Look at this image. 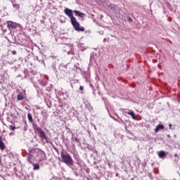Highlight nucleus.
I'll use <instances>...</instances> for the list:
<instances>
[{"mask_svg": "<svg viewBox=\"0 0 180 180\" xmlns=\"http://www.w3.org/2000/svg\"><path fill=\"white\" fill-rule=\"evenodd\" d=\"M27 117H28L29 122H30V123H33V117H32V114L28 113Z\"/></svg>", "mask_w": 180, "mask_h": 180, "instance_id": "obj_11", "label": "nucleus"}, {"mask_svg": "<svg viewBox=\"0 0 180 180\" xmlns=\"http://www.w3.org/2000/svg\"><path fill=\"white\" fill-rule=\"evenodd\" d=\"M62 158H71V156H70V155L65 156L64 155H62Z\"/></svg>", "mask_w": 180, "mask_h": 180, "instance_id": "obj_17", "label": "nucleus"}, {"mask_svg": "<svg viewBox=\"0 0 180 180\" xmlns=\"http://www.w3.org/2000/svg\"><path fill=\"white\" fill-rule=\"evenodd\" d=\"M166 155L165 151L164 150H160L158 152V156L160 158H162V157H165Z\"/></svg>", "mask_w": 180, "mask_h": 180, "instance_id": "obj_8", "label": "nucleus"}, {"mask_svg": "<svg viewBox=\"0 0 180 180\" xmlns=\"http://www.w3.org/2000/svg\"><path fill=\"white\" fill-rule=\"evenodd\" d=\"M23 99H25V97L23 96L22 93H20L19 94H18V96H17L18 101H23Z\"/></svg>", "mask_w": 180, "mask_h": 180, "instance_id": "obj_7", "label": "nucleus"}, {"mask_svg": "<svg viewBox=\"0 0 180 180\" xmlns=\"http://www.w3.org/2000/svg\"><path fill=\"white\" fill-rule=\"evenodd\" d=\"M12 5H13V8H15L16 9H19V8H20L19 4H16V2H15V1H12Z\"/></svg>", "mask_w": 180, "mask_h": 180, "instance_id": "obj_12", "label": "nucleus"}, {"mask_svg": "<svg viewBox=\"0 0 180 180\" xmlns=\"http://www.w3.org/2000/svg\"><path fill=\"white\" fill-rule=\"evenodd\" d=\"M127 20L130 22V23L133 22V19L130 18V16H127Z\"/></svg>", "mask_w": 180, "mask_h": 180, "instance_id": "obj_15", "label": "nucleus"}, {"mask_svg": "<svg viewBox=\"0 0 180 180\" xmlns=\"http://www.w3.org/2000/svg\"><path fill=\"white\" fill-rule=\"evenodd\" d=\"M34 129H35V130H37V131H39V129H41L40 127H39L37 124H33Z\"/></svg>", "mask_w": 180, "mask_h": 180, "instance_id": "obj_13", "label": "nucleus"}, {"mask_svg": "<svg viewBox=\"0 0 180 180\" xmlns=\"http://www.w3.org/2000/svg\"><path fill=\"white\" fill-rule=\"evenodd\" d=\"M28 161L30 162V159H28Z\"/></svg>", "mask_w": 180, "mask_h": 180, "instance_id": "obj_21", "label": "nucleus"}, {"mask_svg": "<svg viewBox=\"0 0 180 180\" xmlns=\"http://www.w3.org/2000/svg\"><path fill=\"white\" fill-rule=\"evenodd\" d=\"M64 13L70 18L71 24L75 30L77 32H85V28L84 27H79V22H78V21H77V18L74 17V13H75L76 16H78L79 18H84L85 16V13L77 10L72 11V10L70 8H65L64 10Z\"/></svg>", "mask_w": 180, "mask_h": 180, "instance_id": "obj_1", "label": "nucleus"}, {"mask_svg": "<svg viewBox=\"0 0 180 180\" xmlns=\"http://www.w3.org/2000/svg\"><path fill=\"white\" fill-rule=\"evenodd\" d=\"M5 148H6V146H5V143L2 141V137L0 136V150H1V151H4Z\"/></svg>", "mask_w": 180, "mask_h": 180, "instance_id": "obj_5", "label": "nucleus"}, {"mask_svg": "<svg viewBox=\"0 0 180 180\" xmlns=\"http://www.w3.org/2000/svg\"><path fill=\"white\" fill-rule=\"evenodd\" d=\"M12 54H13V56H15V55L16 54V51H12Z\"/></svg>", "mask_w": 180, "mask_h": 180, "instance_id": "obj_19", "label": "nucleus"}, {"mask_svg": "<svg viewBox=\"0 0 180 180\" xmlns=\"http://www.w3.org/2000/svg\"><path fill=\"white\" fill-rule=\"evenodd\" d=\"M7 27L9 29L10 32H12V30H15V29L18 27V23L12 21H7Z\"/></svg>", "mask_w": 180, "mask_h": 180, "instance_id": "obj_2", "label": "nucleus"}, {"mask_svg": "<svg viewBox=\"0 0 180 180\" xmlns=\"http://www.w3.org/2000/svg\"><path fill=\"white\" fill-rule=\"evenodd\" d=\"M79 89H80V91H84V86H79Z\"/></svg>", "mask_w": 180, "mask_h": 180, "instance_id": "obj_18", "label": "nucleus"}, {"mask_svg": "<svg viewBox=\"0 0 180 180\" xmlns=\"http://www.w3.org/2000/svg\"><path fill=\"white\" fill-rule=\"evenodd\" d=\"M38 133H39V134L41 139H44L46 136V134L44 133V131L41 130V129L38 128Z\"/></svg>", "mask_w": 180, "mask_h": 180, "instance_id": "obj_4", "label": "nucleus"}, {"mask_svg": "<svg viewBox=\"0 0 180 180\" xmlns=\"http://www.w3.org/2000/svg\"><path fill=\"white\" fill-rule=\"evenodd\" d=\"M60 162H64L67 164V165H72L74 164V161H72V158H60L59 159Z\"/></svg>", "mask_w": 180, "mask_h": 180, "instance_id": "obj_3", "label": "nucleus"}, {"mask_svg": "<svg viewBox=\"0 0 180 180\" xmlns=\"http://www.w3.org/2000/svg\"><path fill=\"white\" fill-rule=\"evenodd\" d=\"M169 129H172V124H169Z\"/></svg>", "mask_w": 180, "mask_h": 180, "instance_id": "obj_20", "label": "nucleus"}, {"mask_svg": "<svg viewBox=\"0 0 180 180\" xmlns=\"http://www.w3.org/2000/svg\"><path fill=\"white\" fill-rule=\"evenodd\" d=\"M9 129H10V130H12L13 131H14V130L16 129V127L9 126Z\"/></svg>", "mask_w": 180, "mask_h": 180, "instance_id": "obj_14", "label": "nucleus"}, {"mask_svg": "<svg viewBox=\"0 0 180 180\" xmlns=\"http://www.w3.org/2000/svg\"><path fill=\"white\" fill-rule=\"evenodd\" d=\"M163 129H164V125L160 124L155 129V133H158V131H160V130H162Z\"/></svg>", "mask_w": 180, "mask_h": 180, "instance_id": "obj_6", "label": "nucleus"}, {"mask_svg": "<svg viewBox=\"0 0 180 180\" xmlns=\"http://www.w3.org/2000/svg\"><path fill=\"white\" fill-rule=\"evenodd\" d=\"M32 165L34 167V170L40 169V165H39V163H32Z\"/></svg>", "mask_w": 180, "mask_h": 180, "instance_id": "obj_10", "label": "nucleus"}, {"mask_svg": "<svg viewBox=\"0 0 180 180\" xmlns=\"http://www.w3.org/2000/svg\"><path fill=\"white\" fill-rule=\"evenodd\" d=\"M167 137H169V135H167Z\"/></svg>", "mask_w": 180, "mask_h": 180, "instance_id": "obj_22", "label": "nucleus"}, {"mask_svg": "<svg viewBox=\"0 0 180 180\" xmlns=\"http://www.w3.org/2000/svg\"><path fill=\"white\" fill-rule=\"evenodd\" d=\"M44 139V140H46V143H50V139H49V138L47 137V136H45Z\"/></svg>", "mask_w": 180, "mask_h": 180, "instance_id": "obj_16", "label": "nucleus"}, {"mask_svg": "<svg viewBox=\"0 0 180 180\" xmlns=\"http://www.w3.org/2000/svg\"><path fill=\"white\" fill-rule=\"evenodd\" d=\"M127 113V115H129L130 116H131L132 119L136 120V115L134 114V111H130V112H128Z\"/></svg>", "mask_w": 180, "mask_h": 180, "instance_id": "obj_9", "label": "nucleus"}]
</instances>
